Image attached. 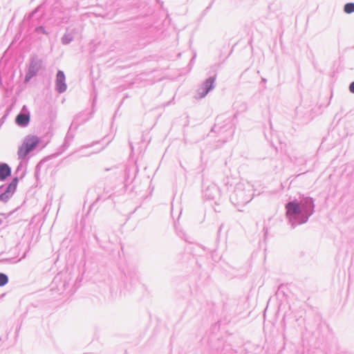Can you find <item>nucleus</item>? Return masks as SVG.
Wrapping results in <instances>:
<instances>
[{
	"label": "nucleus",
	"mask_w": 354,
	"mask_h": 354,
	"mask_svg": "<svg viewBox=\"0 0 354 354\" xmlns=\"http://www.w3.org/2000/svg\"><path fill=\"white\" fill-rule=\"evenodd\" d=\"M314 201L310 197L295 199L286 205V217L292 227L306 223L314 213Z\"/></svg>",
	"instance_id": "nucleus-1"
},
{
	"label": "nucleus",
	"mask_w": 354,
	"mask_h": 354,
	"mask_svg": "<svg viewBox=\"0 0 354 354\" xmlns=\"http://www.w3.org/2000/svg\"><path fill=\"white\" fill-rule=\"evenodd\" d=\"M41 142L37 136L28 135L26 136L21 146L19 147L17 156L20 160H25L28 156L37 149Z\"/></svg>",
	"instance_id": "nucleus-2"
},
{
	"label": "nucleus",
	"mask_w": 354,
	"mask_h": 354,
	"mask_svg": "<svg viewBox=\"0 0 354 354\" xmlns=\"http://www.w3.org/2000/svg\"><path fill=\"white\" fill-rule=\"evenodd\" d=\"M252 198L250 186L247 187L243 184H238L231 195V201L236 206L244 205Z\"/></svg>",
	"instance_id": "nucleus-3"
},
{
	"label": "nucleus",
	"mask_w": 354,
	"mask_h": 354,
	"mask_svg": "<svg viewBox=\"0 0 354 354\" xmlns=\"http://www.w3.org/2000/svg\"><path fill=\"white\" fill-rule=\"evenodd\" d=\"M43 61L37 55H33L30 59L28 71L25 75V82H28L33 77L36 76L42 67Z\"/></svg>",
	"instance_id": "nucleus-4"
},
{
	"label": "nucleus",
	"mask_w": 354,
	"mask_h": 354,
	"mask_svg": "<svg viewBox=\"0 0 354 354\" xmlns=\"http://www.w3.org/2000/svg\"><path fill=\"white\" fill-rule=\"evenodd\" d=\"M138 172V168L136 163L132 162L126 166L124 169V183L125 186L133 183L136 178V174Z\"/></svg>",
	"instance_id": "nucleus-5"
},
{
	"label": "nucleus",
	"mask_w": 354,
	"mask_h": 354,
	"mask_svg": "<svg viewBox=\"0 0 354 354\" xmlns=\"http://www.w3.org/2000/svg\"><path fill=\"white\" fill-rule=\"evenodd\" d=\"M30 117L29 111L26 109V106H24L15 118V123L20 127H26L30 122Z\"/></svg>",
	"instance_id": "nucleus-6"
},
{
	"label": "nucleus",
	"mask_w": 354,
	"mask_h": 354,
	"mask_svg": "<svg viewBox=\"0 0 354 354\" xmlns=\"http://www.w3.org/2000/svg\"><path fill=\"white\" fill-rule=\"evenodd\" d=\"M67 89L66 76L64 71L59 70L56 74L55 90L59 93H64Z\"/></svg>",
	"instance_id": "nucleus-7"
},
{
	"label": "nucleus",
	"mask_w": 354,
	"mask_h": 354,
	"mask_svg": "<svg viewBox=\"0 0 354 354\" xmlns=\"http://www.w3.org/2000/svg\"><path fill=\"white\" fill-rule=\"evenodd\" d=\"M91 117V113H89L87 111H84L79 113L74 117L70 129H71L73 127H74L75 129H77L79 126L88 121Z\"/></svg>",
	"instance_id": "nucleus-8"
},
{
	"label": "nucleus",
	"mask_w": 354,
	"mask_h": 354,
	"mask_svg": "<svg viewBox=\"0 0 354 354\" xmlns=\"http://www.w3.org/2000/svg\"><path fill=\"white\" fill-rule=\"evenodd\" d=\"M18 182H19V178H18V176H15L12 178V180H11V182L10 183H8L6 185L1 186L0 189L4 188L3 192H5L6 193H7L12 196V195L14 194V193L15 192V191L17 189Z\"/></svg>",
	"instance_id": "nucleus-9"
},
{
	"label": "nucleus",
	"mask_w": 354,
	"mask_h": 354,
	"mask_svg": "<svg viewBox=\"0 0 354 354\" xmlns=\"http://www.w3.org/2000/svg\"><path fill=\"white\" fill-rule=\"evenodd\" d=\"M11 167L5 162H0V180L5 181L11 176Z\"/></svg>",
	"instance_id": "nucleus-10"
},
{
	"label": "nucleus",
	"mask_w": 354,
	"mask_h": 354,
	"mask_svg": "<svg viewBox=\"0 0 354 354\" xmlns=\"http://www.w3.org/2000/svg\"><path fill=\"white\" fill-rule=\"evenodd\" d=\"M204 194L207 198L214 199L218 194V188L215 185H211L205 189Z\"/></svg>",
	"instance_id": "nucleus-11"
},
{
	"label": "nucleus",
	"mask_w": 354,
	"mask_h": 354,
	"mask_svg": "<svg viewBox=\"0 0 354 354\" xmlns=\"http://www.w3.org/2000/svg\"><path fill=\"white\" fill-rule=\"evenodd\" d=\"M21 160L17 167L15 174L17 175L19 178H23L26 175L27 162H24Z\"/></svg>",
	"instance_id": "nucleus-12"
},
{
	"label": "nucleus",
	"mask_w": 354,
	"mask_h": 354,
	"mask_svg": "<svg viewBox=\"0 0 354 354\" xmlns=\"http://www.w3.org/2000/svg\"><path fill=\"white\" fill-rule=\"evenodd\" d=\"M214 82L215 77H210L206 80L202 86L205 87L206 91L203 93V94H207L211 90L214 88Z\"/></svg>",
	"instance_id": "nucleus-13"
},
{
	"label": "nucleus",
	"mask_w": 354,
	"mask_h": 354,
	"mask_svg": "<svg viewBox=\"0 0 354 354\" xmlns=\"http://www.w3.org/2000/svg\"><path fill=\"white\" fill-rule=\"evenodd\" d=\"M73 139V136H71L70 140H68V137H65L63 145L61 146L60 149H62L59 153H61L62 151H65L71 145V141Z\"/></svg>",
	"instance_id": "nucleus-14"
},
{
	"label": "nucleus",
	"mask_w": 354,
	"mask_h": 354,
	"mask_svg": "<svg viewBox=\"0 0 354 354\" xmlns=\"http://www.w3.org/2000/svg\"><path fill=\"white\" fill-rule=\"evenodd\" d=\"M73 40V37L71 34H64L62 37V43L64 45L70 44Z\"/></svg>",
	"instance_id": "nucleus-15"
},
{
	"label": "nucleus",
	"mask_w": 354,
	"mask_h": 354,
	"mask_svg": "<svg viewBox=\"0 0 354 354\" xmlns=\"http://www.w3.org/2000/svg\"><path fill=\"white\" fill-rule=\"evenodd\" d=\"M9 279L7 274L0 272V287H3L8 283Z\"/></svg>",
	"instance_id": "nucleus-16"
},
{
	"label": "nucleus",
	"mask_w": 354,
	"mask_h": 354,
	"mask_svg": "<svg viewBox=\"0 0 354 354\" xmlns=\"http://www.w3.org/2000/svg\"><path fill=\"white\" fill-rule=\"evenodd\" d=\"M344 10L345 12L348 14L354 12V3H348L345 4L344 7Z\"/></svg>",
	"instance_id": "nucleus-17"
},
{
	"label": "nucleus",
	"mask_w": 354,
	"mask_h": 354,
	"mask_svg": "<svg viewBox=\"0 0 354 354\" xmlns=\"http://www.w3.org/2000/svg\"><path fill=\"white\" fill-rule=\"evenodd\" d=\"M11 197L12 196L3 191L0 194V201L3 203H7Z\"/></svg>",
	"instance_id": "nucleus-18"
},
{
	"label": "nucleus",
	"mask_w": 354,
	"mask_h": 354,
	"mask_svg": "<svg viewBox=\"0 0 354 354\" xmlns=\"http://www.w3.org/2000/svg\"><path fill=\"white\" fill-rule=\"evenodd\" d=\"M35 32L37 34L48 35V32L46 30L45 28L43 26L36 27Z\"/></svg>",
	"instance_id": "nucleus-19"
},
{
	"label": "nucleus",
	"mask_w": 354,
	"mask_h": 354,
	"mask_svg": "<svg viewBox=\"0 0 354 354\" xmlns=\"http://www.w3.org/2000/svg\"><path fill=\"white\" fill-rule=\"evenodd\" d=\"M206 91L205 88L203 86L200 87L197 90V95L196 97L198 98H203L207 94H203V93Z\"/></svg>",
	"instance_id": "nucleus-20"
},
{
	"label": "nucleus",
	"mask_w": 354,
	"mask_h": 354,
	"mask_svg": "<svg viewBox=\"0 0 354 354\" xmlns=\"http://www.w3.org/2000/svg\"><path fill=\"white\" fill-rule=\"evenodd\" d=\"M12 214V212L9 213L8 215L4 213L0 214V226L5 224V220L8 218V217Z\"/></svg>",
	"instance_id": "nucleus-21"
},
{
	"label": "nucleus",
	"mask_w": 354,
	"mask_h": 354,
	"mask_svg": "<svg viewBox=\"0 0 354 354\" xmlns=\"http://www.w3.org/2000/svg\"><path fill=\"white\" fill-rule=\"evenodd\" d=\"M42 162L40 161L35 167V176L37 178L41 169Z\"/></svg>",
	"instance_id": "nucleus-22"
},
{
	"label": "nucleus",
	"mask_w": 354,
	"mask_h": 354,
	"mask_svg": "<svg viewBox=\"0 0 354 354\" xmlns=\"http://www.w3.org/2000/svg\"><path fill=\"white\" fill-rule=\"evenodd\" d=\"M38 11V8L35 9L32 12H31L30 13H29V15H28V18H32L34 15Z\"/></svg>",
	"instance_id": "nucleus-23"
},
{
	"label": "nucleus",
	"mask_w": 354,
	"mask_h": 354,
	"mask_svg": "<svg viewBox=\"0 0 354 354\" xmlns=\"http://www.w3.org/2000/svg\"><path fill=\"white\" fill-rule=\"evenodd\" d=\"M148 133H144L142 136V142H145L148 140Z\"/></svg>",
	"instance_id": "nucleus-24"
},
{
	"label": "nucleus",
	"mask_w": 354,
	"mask_h": 354,
	"mask_svg": "<svg viewBox=\"0 0 354 354\" xmlns=\"http://www.w3.org/2000/svg\"><path fill=\"white\" fill-rule=\"evenodd\" d=\"M349 91L351 93H354V82H353L349 86Z\"/></svg>",
	"instance_id": "nucleus-25"
},
{
	"label": "nucleus",
	"mask_w": 354,
	"mask_h": 354,
	"mask_svg": "<svg viewBox=\"0 0 354 354\" xmlns=\"http://www.w3.org/2000/svg\"><path fill=\"white\" fill-rule=\"evenodd\" d=\"M71 136H73V134L71 133V132L68 131L66 137H68V140H70Z\"/></svg>",
	"instance_id": "nucleus-26"
},
{
	"label": "nucleus",
	"mask_w": 354,
	"mask_h": 354,
	"mask_svg": "<svg viewBox=\"0 0 354 354\" xmlns=\"http://www.w3.org/2000/svg\"><path fill=\"white\" fill-rule=\"evenodd\" d=\"M129 145H130L131 151H133L134 149H133V142L131 140H129Z\"/></svg>",
	"instance_id": "nucleus-27"
},
{
	"label": "nucleus",
	"mask_w": 354,
	"mask_h": 354,
	"mask_svg": "<svg viewBox=\"0 0 354 354\" xmlns=\"http://www.w3.org/2000/svg\"><path fill=\"white\" fill-rule=\"evenodd\" d=\"M6 118V115H4V116H3V117L1 118L0 121L3 122Z\"/></svg>",
	"instance_id": "nucleus-28"
},
{
	"label": "nucleus",
	"mask_w": 354,
	"mask_h": 354,
	"mask_svg": "<svg viewBox=\"0 0 354 354\" xmlns=\"http://www.w3.org/2000/svg\"><path fill=\"white\" fill-rule=\"evenodd\" d=\"M65 286H66V283H65V282H64V283H63V287L64 288V287H65Z\"/></svg>",
	"instance_id": "nucleus-29"
}]
</instances>
